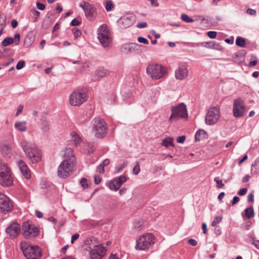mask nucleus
<instances>
[{
    "label": "nucleus",
    "mask_w": 259,
    "mask_h": 259,
    "mask_svg": "<svg viewBox=\"0 0 259 259\" xmlns=\"http://www.w3.org/2000/svg\"><path fill=\"white\" fill-rule=\"evenodd\" d=\"M14 41V40L13 38L11 37H8L5 38L2 42V44L4 47L8 46L12 44H13Z\"/></svg>",
    "instance_id": "34"
},
{
    "label": "nucleus",
    "mask_w": 259,
    "mask_h": 259,
    "mask_svg": "<svg viewBox=\"0 0 259 259\" xmlns=\"http://www.w3.org/2000/svg\"><path fill=\"white\" fill-rule=\"evenodd\" d=\"M94 249L96 251V252L97 253H98L100 254V252H101V251H102L104 250V255L106 253V248L104 246H102L101 245H99V244L98 245V247H95Z\"/></svg>",
    "instance_id": "38"
},
{
    "label": "nucleus",
    "mask_w": 259,
    "mask_h": 259,
    "mask_svg": "<svg viewBox=\"0 0 259 259\" xmlns=\"http://www.w3.org/2000/svg\"><path fill=\"white\" fill-rule=\"evenodd\" d=\"M93 122L95 136L99 138L104 137L107 130V124L104 120L101 118H95Z\"/></svg>",
    "instance_id": "12"
},
{
    "label": "nucleus",
    "mask_w": 259,
    "mask_h": 259,
    "mask_svg": "<svg viewBox=\"0 0 259 259\" xmlns=\"http://www.w3.org/2000/svg\"><path fill=\"white\" fill-rule=\"evenodd\" d=\"M186 139V136H182L180 137H179L177 139V142L179 143H183Z\"/></svg>",
    "instance_id": "52"
},
{
    "label": "nucleus",
    "mask_w": 259,
    "mask_h": 259,
    "mask_svg": "<svg viewBox=\"0 0 259 259\" xmlns=\"http://www.w3.org/2000/svg\"><path fill=\"white\" fill-rule=\"evenodd\" d=\"M89 225L93 226H102L104 225V223L102 222L97 221L92 222Z\"/></svg>",
    "instance_id": "48"
},
{
    "label": "nucleus",
    "mask_w": 259,
    "mask_h": 259,
    "mask_svg": "<svg viewBox=\"0 0 259 259\" xmlns=\"http://www.w3.org/2000/svg\"><path fill=\"white\" fill-rule=\"evenodd\" d=\"M102 179L100 176L96 175L94 177V181L96 184H99L101 182Z\"/></svg>",
    "instance_id": "55"
},
{
    "label": "nucleus",
    "mask_w": 259,
    "mask_h": 259,
    "mask_svg": "<svg viewBox=\"0 0 259 259\" xmlns=\"http://www.w3.org/2000/svg\"><path fill=\"white\" fill-rule=\"evenodd\" d=\"M79 7L83 10L85 16L89 20H93L95 18L96 10L92 5L83 1L79 4Z\"/></svg>",
    "instance_id": "13"
},
{
    "label": "nucleus",
    "mask_w": 259,
    "mask_h": 259,
    "mask_svg": "<svg viewBox=\"0 0 259 259\" xmlns=\"http://www.w3.org/2000/svg\"><path fill=\"white\" fill-rule=\"evenodd\" d=\"M85 243L88 246L90 250H93L96 247H98V245H99L97 238L93 236L85 240Z\"/></svg>",
    "instance_id": "22"
},
{
    "label": "nucleus",
    "mask_w": 259,
    "mask_h": 259,
    "mask_svg": "<svg viewBox=\"0 0 259 259\" xmlns=\"http://www.w3.org/2000/svg\"><path fill=\"white\" fill-rule=\"evenodd\" d=\"M245 216L248 219H250V218L253 217L254 215V211H253V207H250L246 208L245 209Z\"/></svg>",
    "instance_id": "32"
},
{
    "label": "nucleus",
    "mask_w": 259,
    "mask_h": 259,
    "mask_svg": "<svg viewBox=\"0 0 259 259\" xmlns=\"http://www.w3.org/2000/svg\"><path fill=\"white\" fill-rule=\"evenodd\" d=\"M64 160H67V162H71L75 163L76 159L72 149L70 148H66L63 152Z\"/></svg>",
    "instance_id": "21"
},
{
    "label": "nucleus",
    "mask_w": 259,
    "mask_h": 259,
    "mask_svg": "<svg viewBox=\"0 0 259 259\" xmlns=\"http://www.w3.org/2000/svg\"><path fill=\"white\" fill-rule=\"evenodd\" d=\"M253 194L252 193H249L247 196L248 202H252L253 201Z\"/></svg>",
    "instance_id": "62"
},
{
    "label": "nucleus",
    "mask_w": 259,
    "mask_h": 259,
    "mask_svg": "<svg viewBox=\"0 0 259 259\" xmlns=\"http://www.w3.org/2000/svg\"><path fill=\"white\" fill-rule=\"evenodd\" d=\"M136 16L133 14H127L121 17L118 21L121 27L127 28L131 26L136 22Z\"/></svg>",
    "instance_id": "15"
},
{
    "label": "nucleus",
    "mask_w": 259,
    "mask_h": 259,
    "mask_svg": "<svg viewBox=\"0 0 259 259\" xmlns=\"http://www.w3.org/2000/svg\"><path fill=\"white\" fill-rule=\"evenodd\" d=\"M32 44V41L31 40V38L29 37H26L24 39V46L26 47H29Z\"/></svg>",
    "instance_id": "41"
},
{
    "label": "nucleus",
    "mask_w": 259,
    "mask_h": 259,
    "mask_svg": "<svg viewBox=\"0 0 259 259\" xmlns=\"http://www.w3.org/2000/svg\"><path fill=\"white\" fill-rule=\"evenodd\" d=\"M17 164L23 176L27 179L31 178V172L26 163L22 160H19L17 161Z\"/></svg>",
    "instance_id": "18"
},
{
    "label": "nucleus",
    "mask_w": 259,
    "mask_h": 259,
    "mask_svg": "<svg viewBox=\"0 0 259 259\" xmlns=\"http://www.w3.org/2000/svg\"><path fill=\"white\" fill-rule=\"evenodd\" d=\"M11 25L13 28H16L18 25V22L16 20H13L11 21Z\"/></svg>",
    "instance_id": "63"
},
{
    "label": "nucleus",
    "mask_w": 259,
    "mask_h": 259,
    "mask_svg": "<svg viewBox=\"0 0 259 259\" xmlns=\"http://www.w3.org/2000/svg\"><path fill=\"white\" fill-rule=\"evenodd\" d=\"M138 40L139 42L144 44H148L149 43V41L147 39L141 36L138 37Z\"/></svg>",
    "instance_id": "51"
},
{
    "label": "nucleus",
    "mask_w": 259,
    "mask_h": 259,
    "mask_svg": "<svg viewBox=\"0 0 259 259\" xmlns=\"http://www.w3.org/2000/svg\"><path fill=\"white\" fill-rule=\"evenodd\" d=\"M206 137L207 133L203 130H199L195 134L196 141H200L201 139L206 138Z\"/></svg>",
    "instance_id": "27"
},
{
    "label": "nucleus",
    "mask_w": 259,
    "mask_h": 259,
    "mask_svg": "<svg viewBox=\"0 0 259 259\" xmlns=\"http://www.w3.org/2000/svg\"><path fill=\"white\" fill-rule=\"evenodd\" d=\"M109 74V72L106 69H99L95 72L97 78H102Z\"/></svg>",
    "instance_id": "28"
},
{
    "label": "nucleus",
    "mask_w": 259,
    "mask_h": 259,
    "mask_svg": "<svg viewBox=\"0 0 259 259\" xmlns=\"http://www.w3.org/2000/svg\"><path fill=\"white\" fill-rule=\"evenodd\" d=\"M214 181L217 183V187L218 188H222L224 186V184L223 183L221 180H220L219 177H215L214 178Z\"/></svg>",
    "instance_id": "37"
},
{
    "label": "nucleus",
    "mask_w": 259,
    "mask_h": 259,
    "mask_svg": "<svg viewBox=\"0 0 259 259\" xmlns=\"http://www.w3.org/2000/svg\"><path fill=\"white\" fill-rule=\"evenodd\" d=\"M251 171L253 175H257L259 172V158L252 164Z\"/></svg>",
    "instance_id": "29"
},
{
    "label": "nucleus",
    "mask_w": 259,
    "mask_h": 259,
    "mask_svg": "<svg viewBox=\"0 0 259 259\" xmlns=\"http://www.w3.org/2000/svg\"><path fill=\"white\" fill-rule=\"evenodd\" d=\"M97 170L100 174H103L104 172V166L102 164H101L97 167Z\"/></svg>",
    "instance_id": "54"
},
{
    "label": "nucleus",
    "mask_w": 259,
    "mask_h": 259,
    "mask_svg": "<svg viewBox=\"0 0 259 259\" xmlns=\"http://www.w3.org/2000/svg\"><path fill=\"white\" fill-rule=\"evenodd\" d=\"M72 32L73 33L75 38H77L80 36L81 32L77 28H73L72 29Z\"/></svg>",
    "instance_id": "39"
},
{
    "label": "nucleus",
    "mask_w": 259,
    "mask_h": 259,
    "mask_svg": "<svg viewBox=\"0 0 259 259\" xmlns=\"http://www.w3.org/2000/svg\"><path fill=\"white\" fill-rule=\"evenodd\" d=\"M13 184L11 171L7 165H0V185L9 187Z\"/></svg>",
    "instance_id": "7"
},
{
    "label": "nucleus",
    "mask_w": 259,
    "mask_h": 259,
    "mask_svg": "<svg viewBox=\"0 0 259 259\" xmlns=\"http://www.w3.org/2000/svg\"><path fill=\"white\" fill-rule=\"evenodd\" d=\"M246 112L245 101L241 98H238L233 100L232 113L236 118H241Z\"/></svg>",
    "instance_id": "9"
},
{
    "label": "nucleus",
    "mask_w": 259,
    "mask_h": 259,
    "mask_svg": "<svg viewBox=\"0 0 259 259\" xmlns=\"http://www.w3.org/2000/svg\"><path fill=\"white\" fill-rule=\"evenodd\" d=\"M75 163L67 162V160H63L60 164L58 168V175L62 178H65L70 176L73 172Z\"/></svg>",
    "instance_id": "11"
},
{
    "label": "nucleus",
    "mask_w": 259,
    "mask_h": 259,
    "mask_svg": "<svg viewBox=\"0 0 259 259\" xmlns=\"http://www.w3.org/2000/svg\"><path fill=\"white\" fill-rule=\"evenodd\" d=\"M21 145L27 157L32 163H37L41 160V152L34 144L23 140Z\"/></svg>",
    "instance_id": "1"
},
{
    "label": "nucleus",
    "mask_w": 259,
    "mask_h": 259,
    "mask_svg": "<svg viewBox=\"0 0 259 259\" xmlns=\"http://www.w3.org/2000/svg\"><path fill=\"white\" fill-rule=\"evenodd\" d=\"M189 75L187 68L184 66L179 67L175 71V76L177 79L183 80L186 79Z\"/></svg>",
    "instance_id": "19"
},
{
    "label": "nucleus",
    "mask_w": 259,
    "mask_h": 259,
    "mask_svg": "<svg viewBox=\"0 0 259 259\" xmlns=\"http://www.w3.org/2000/svg\"><path fill=\"white\" fill-rule=\"evenodd\" d=\"M39 233L38 228H24L23 235L27 238L35 237Z\"/></svg>",
    "instance_id": "20"
},
{
    "label": "nucleus",
    "mask_w": 259,
    "mask_h": 259,
    "mask_svg": "<svg viewBox=\"0 0 259 259\" xmlns=\"http://www.w3.org/2000/svg\"><path fill=\"white\" fill-rule=\"evenodd\" d=\"M14 127L20 132H25L27 130V122L25 121H16L14 124Z\"/></svg>",
    "instance_id": "24"
},
{
    "label": "nucleus",
    "mask_w": 259,
    "mask_h": 259,
    "mask_svg": "<svg viewBox=\"0 0 259 259\" xmlns=\"http://www.w3.org/2000/svg\"><path fill=\"white\" fill-rule=\"evenodd\" d=\"M80 184L81 185V186L84 188H87L88 185V182H87V180L84 178H82L80 180Z\"/></svg>",
    "instance_id": "44"
},
{
    "label": "nucleus",
    "mask_w": 259,
    "mask_h": 259,
    "mask_svg": "<svg viewBox=\"0 0 259 259\" xmlns=\"http://www.w3.org/2000/svg\"><path fill=\"white\" fill-rule=\"evenodd\" d=\"M181 19L183 21L187 23H191L194 21L193 19L185 14H183L181 15Z\"/></svg>",
    "instance_id": "36"
},
{
    "label": "nucleus",
    "mask_w": 259,
    "mask_h": 259,
    "mask_svg": "<svg viewBox=\"0 0 259 259\" xmlns=\"http://www.w3.org/2000/svg\"><path fill=\"white\" fill-rule=\"evenodd\" d=\"M88 98L86 90L79 89L73 91L69 96V104L73 106H78L85 102Z\"/></svg>",
    "instance_id": "6"
},
{
    "label": "nucleus",
    "mask_w": 259,
    "mask_h": 259,
    "mask_svg": "<svg viewBox=\"0 0 259 259\" xmlns=\"http://www.w3.org/2000/svg\"><path fill=\"white\" fill-rule=\"evenodd\" d=\"M171 114L168 118V122L172 123L180 118H187L188 116L186 106L184 103L171 106Z\"/></svg>",
    "instance_id": "5"
},
{
    "label": "nucleus",
    "mask_w": 259,
    "mask_h": 259,
    "mask_svg": "<svg viewBox=\"0 0 259 259\" xmlns=\"http://www.w3.org/2000/svg\"><path fill=\"white\" fill-rule=\"evenodd\" d=\"M240 200V198L237 196H235L233 197V200L232 201V205H235Z\"/></svg>",
    "instance_id": "60"
},
{
    "label": "nucleus",
    "mask_w": 259,
    "mask_h": 259,
    "mask_svg": "<svg viewBox=\"0 0 259 259\" xmlns=\"http://www.w3.org/2000/svg\"><path fill=\"white\" fill-rule=\"evenodd\" d=\"M140 171V164L138 162H137L136 165L134 166L133 168V173L137 175H138Z\"/></svg>",
    "instance_id": "40"
},
{
    "label": "nucleus",
    "mask_w": 259,
    "mask_h": 259,
    "mask_svg": "<svg viewBox=\"0 0 259 259\" xmlns=\"http://www.w3.org/2000/svg\"><path fill=\"white\" fill-rule=\"evenodd\" d=\"M36 6L38 9L40 10H44L45 9V5L39 2L36 3Z\"/></svg>",
    "instance_id": "56"
},
{
    "label": "nucleus",
    "mask_w": 259,
    "mask_h": 259,
    "mask_svg": "<svg viewBox=\"0 0 259 259\" xmlns=\"http://www.w3.org/2000/svg\"><path fill=\"white\" fill-rule=\"evenodd\" d=\"M21 231L20 228H7L6 233L11 238L17 237Z\"/></svg>",
    "instance_id": "23"
},
{
    "label": "nucleus",
    "mask_w": 259,
    "mask_h": 259,
    "mask_svg": "<svg viewBox=\"0 0 259 259\" xmlns=\"http://www.w3.org/2000/svg\"><path fill=\"white\" fill-rule=\"evenodd\" d=\"M14 40L15 44L16 45H18L20 43V36L19 33H16L14 36Z\"/></svg>",
    "instance_id": "45"
},
{
    "label": "nucleus",
    "mask_w": 259,
    "mask_h": 259,
    "mask_svg": "<svg viewBox=\"0 0 259 259\" xmlns=\"http://www.w3.org/2000/svg\"><path fill=\"white\" fill-rule=\"evenodd\" d=\"M13 207L10 198L5 194L0 192V211L6 212L11 211Z\"/></svg>",
    "instance_id": "14"
},
{
    "label": "nucleus",
    "mask_w": 259,
    "mask_h": 259,
    "mask_svg": "<svg viewBox=\"0 0 259 259\" xmlns=\"http://www.w3.org/2000/svg\"><path fill=\"white\" fill-rule=\"evenodd\" d=\"M126 180L125 176L115 178L109 182L108 187L110 190L116 191L119 190L121 185L126 181Z\"/></svg>",
    "instance_id": "16"
},
{
    "label": "nucleus",
    "mask_w": 259,
    "mask_h": 259,
    "mask_svg": "<svg viewBox=\"0 0 259 259\" xmlns=\"http://www.w3.org/2000/svg\"><path fill=\"white\" fill-rule=\"evenodd\" d=\"M161 145L164 146L166 147H168L169 146L175 147V144L174 143V139L170 137H167L164 138L161 143Z\"/></svg>",
    "instance_id": "25"
},
{
    "label": "nucleus",
    "mask_w": 259,
    "mask_h": 259,
    "mask_svg": "<svg viewBox=\"0 0 259 259\" xmlns=\"http://www.w3.org/2000/svg\"><path fill=\"white\" fill-rule=\"evenodd\" d=\"M51 23V20L49 17L45 19L42 23V26L45 28H47Z\"/></svg>",
    "instance_id": "46"
},
{
    "label": "nucleus",
    "mask_w": 259,
    "mask_h": 259,
    "mask_svg": "<svg viewBox=\"0 0 259 259\" xmlns=\"http://www.w3.org/2000/svg\"><path fill=\"white\" fill-rule=\"evenodd\" d=\"M188 244L193 246H195L197 245V241L193 239H190L188 240Z\"/></svg>",
    "instance_id": "53"
},
{
    "label": "nucleus",
    "mask_w": 259,
    "mask_h": 259,
    "mask_svg": "<svg viewBox=\"0 0 259 259\" xmlns=\"http://www.w3.org/2000/svg\"><path fill=\"white\" fill-rule=\"evenodd\" d=\"M80 24H81V22L75 18L73 19L71 22V25L72 26H78Z\"/></svg>",
    "instance_id": "49"
},
{
    "label": "nucleus",
    "mask_w": 259,
    "mask_h": 259,
    "mask_svg": "<svg viewBox=\"0 0 259 259\" xmlns=\"http://www.w3.org/2000/svg\"><path fill=\"white\" fill-rule=\"evenodd\" d=\"M236 45L240 47L243 48L245 46V40L242 37H237L236 39Z\"/></svg>",
    "instance_id": "31"
},
{
    "label": "nucleus",
    "mask_w": 259,
    "mask_h": 259,
    "mask_svg": "<svg viewBox=\"0 0 259 259\" xmlns=\"http://www.w3.org/2000/svg\"><path fill=\"white\" fill-rule=\"evenodd\" d=\"M146 73L152 79L157 80L167 74V69L160 64L152 63L147 66Z\"/></svg>",
    "instance_id": "4"
},
{
    "label": "nucleus",
    "mask_w": 259,
    "mask_h": 259,
    "mask_svg": "<svg viewBox=\"0 0 259 259\" xmlns=\"http://www.w3.org/2000/svg\"><path fill=\"white\" fill-rule=\"evenodd\" d=\"M23 108H24V107L22 105H19L18 106V108H17V111L16 114V116H18L21 113L23 109Z\"/></svg>",
    "instance_id": "57"
},
{
    "label": "nucleus",
    "mask_w": 259,
    "mask_h": 259,
    "mask_svg": "<svg viewBox=\"0 0 259 259\" xmlns=\"http://www.w3.org/2000/svg\"><path fill=\"white\" fill-rule=\"evenodd\" d=\"M246 12L247 14L251 15H254L256 14L255 10L252 9H249V8L246 10Z\"/></svg>",
    "instance_id": "61"
},
{
    "label": "nucleus",
    "mask_w": 259,
    "mask_h": 259,
    "mask_svg": "<svg viewBox=\"0 0 259 259\" xmlns=\"http://www.w3.org/2000/svg\"><path fill=\"white\" fill-rule=\"evenodd\" d=\"M247 188H244L239 190L237 193L240 196H243L244 195L247 193Z\"/></svg>",
    "instance_id": "50"
},
{
    "label": "nucleus",
    "mask_w": 259,
    "mask_h": 259,
    "mask_svg": "<svg viewBox=\"0 0 259 259\" xmlns=\"http://www.w3.org/2000/svg\"><path fill=\"white\" fill-rule=\"evenodd\" d=\"M48 221L52 222L54 225L56 226H62L65 224V222L64 221H62L58 223L57 220L52 217L48 218Z\"/></svg>",
    "instance_id": "33"
},
{
    "label": "nucleus",
    "mask_w": 259,
    "mask_h": 259,
    "mask_svg": "<svg viewBox=\"0 0 259 259\" xmlns=\"http://www.w3.org/2000/svg\"><path fill=\"white\" fill-rule=\"evenodd\" d=\"M105 9L107 11H110L113 9V4L111 0L106 1Z\"/></svg>",
    "instance_id": "35"
},
{
    "label": "nucleus",
    "mask_w": 259,
    "mask_h": 259,
    "mask_svg": "<svg viewBox=\"0 0 259 259\" xmlns=\"http://www.w3.org/2000/svg\"><path fill=\"white\" fill-rule=\"evenodd\" d=\"M79 236V234L76 233L72 236L71 242L73 244L74 241L77 240Z\"/></svg>",
    "instance_id": "59"
},
{
    "label": "nucleus",
    "mask_w": 259,
    "mask_h": 259,
    "mask_svg": "<svg viewBox=\"0 0 259 259\" xmlns=\"http://www.w3.org/2000/svg\"><path fill=\"white\" fill-rule=\"evenodd\" d=\"M72 141L75 145L79 144L81 142V139L79 136L75 132L71 133Z\"/></svg>",
    "instance_id": "30"
},
{
    "label": "nucleus",
    "mask_w": 259,
    "mask_h": 259,
    "mask_svg": "<svg viewBox=\"0 0 259 259\" xmlns=\"http://www.w3.org/2000/svg\"><path fill=\"white\" fill-rule=\"evenodd\" d=\"M252 244L257 249H259V241L254 240L252 242Z\"/></svg>",
    "instance_id": "64"
},
{
    "label": "nucleus",
    "mask_w": 259,
    "mask_h": 259,
    "mask_svg": "<svg viewBox=\"0 0 259 259\" xmlns=\"http://www.w3.org/2000/svg\"><path fill=\"white\" fill-rule=\"evenodd\" d=\"M155 242L154 235L152 233H146L137 238L135 248L137 250H147L152 247Z\"/></svg>",
    "instance_id": "3"
},
{
    "label": "nucleus",
    "mask_w": 259,
    "mask_h": 259,
    "mask_svg": "<svg viewBox=\"0 0 259 259\" xmlns=\"http://www.w3.org/2000/svg\"><path fill=\"white\" fill-rule=\"evenodd\" d=\"M222 221V218L220 217H217L215 218L214 221L212 222L211 225L212 226H216Z\"/></svg>",
    "instance_id": "47"
},
{
    "label": "nucleus",
    "mask_w": 259,
    "mask_h": 259,
    "mask_svg": "<svg viewBox=\"0 0 259 259\" xmlns=\"http://www.w3.org/2000/svg\"><path fill=\"white\" fill-rule=\"evenodd\" d=\"M98 38L104 48L108 47L111 41V34L106 24H102L98 30Z\"/></svg>",
    "instance_id": "8"
},
{
    "label": "nucleus",
    "mask_w": 259,
    "mask_h": 259,
    "mask_svg": "<svg viewBox=\"0 0 259 259\" xmlns=\"http://www.w3.org/2000/svg\"><path fill=\"white\" fill-rule=\"evenodd\" d=\"M207 36L210 38H215L217 36V32L213 31H210L207 32Z\"/></svg>",
    "instance_id": "43"
},
{
    "label": "nucleus",
    "mask_w": 259,
    "mask_h": 259,
    "mask_svg": "<svg viewBox=\"0 0 259 259\" xmlns=\"http://www.w3.org/2000/svg\"><path fill=\"white\" fill-rule=\"evenodd\" d=\"M25 65V62L23 60H20L18 61L17 64L16 65V69L17 70H20L22 69Z\"/></svg>",
    "instance_id": "42"
},
{
    "label": "nucleus",
    "mask_w": 259,
    "mask_h": 259,
    "mask_svg": "<svg viewBox=\"0 0 259 259\" xmlns=\"http://www.w3.org/2000/svg\"><path fill=\"white\" fill-rule=\"evenodd\" d=\"M0 153L4 157L11 158L12 156V149L10 144L3 142L0 144Z\"/></svg>",
    "instance_id": "17"
},
{
    "label": "nucleus",
    "mask_w": 259,
    "mask_h": 259,
    "mask_svg": "<svg viewBox=\"0 0 259 259\" xmlns=\"http://www.w3.org/2000/svg\"><path fill=\"white\" fill-rule=\"evenodd\" d=\"M221 116L220 107L214 106L210 107L207 111L205 116V123L207 125H212L216 123Z\"/></svg>",
    "instance_id": "10"
},
{
    "label": "nucleus",
    "mask_w": 259,
    "mask_h": 259,
    "mask_svg": "<svg viewBox=\"0 0 259 259\" xmlns=\"http://www.w3.org/2000/svg\"><path fill=\"white\" fill-rule=\"evenodd\" d=\"M147 25V24L146 22H142L139 23L137 25V27L138 28H144V27H146Z\"/></svg>",
    "instance_id": "58"
},
{
    "label": "nucleus",
    "mask_w": 259,
    "mask_h": 259,
    "mask_svg": "<svg viewBox=\"0 0 259 259\" xmlns=\"http://www.w3.org/2000/svg\"><path fill=\"white\" fill-rule=\"evenodd\" d=\"M100 253V254L97 253L94 249L91 250L90 251L91 258L92 259H102L104 256V250L101 251Z\"/></svg>",
    "instance_id": "26"
},
{
    "label": "nucleus",
    "mask_w": 259,
    "mask_h": 259,
    "mask_svg": "<svg viewBox=\"0 0 259 259\" xmlns=\"http://www.w3.org/2000/svg\"><path fill=\"white\" fill-rule=\"evenodd\" d=\"M20 248L27 259H40L42 256V250L37 245H32L24 241L21 243Z\"/></svg>",
    "instance_id": "2"
}]
</instances>
